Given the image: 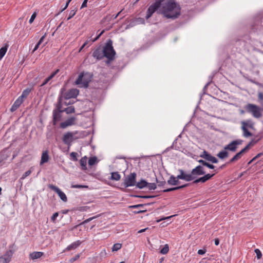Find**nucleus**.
<instances>
[{
  "instance_id": "nucleus-41",
  "label": "nucleus",
  "mask_w": 263,
  "mask_h": 263,
  "mask_svg": "<svg viewBox=\"0 0 263 263\" xmlns=\"http://www.w3.org/2000/svg\"><path fill=\"white\" fill-rule=\"evenodd\" d=\"M169 251V247L167 244L164 245V246L160 250V253L162 254H166Z\"/></svg>"
},
{
  "instance_id": "nucleus-14",
  "label": "nucleus",
  "mask_w": 263,
  "mask_h": 263,
  "mask_svg": "<svg viewBox=\"0 0 263 263\" xmlns=\"http://www.w3.org/2000/svg\"><path fill=\"white\" fill-rule=\"evenodd\" d=\"M76 121V118L72 117L67 119L65 121L61 122L60 127L63 129L65 128L68 126L74 125Z\"/></svg>"
},
{
  "instance_id": "nucleus-45",
  "label": "nucleus",
  "mask_w": 263,
  "mask_h": 263,
  "mask_svg": "<svg viewBox=\"0 0 263 263\" xmlns=\"http://www.w3.org/2000/svg\"><path fill=\"white\" fill-rule=\"evenodd\" d=\"M155 179H156V181L157 182V183H158V186H160V187H161V186H164L165 184H166V181L165 180H162V181H159L157 177H155Z\"/></svg>"
},
{
  "instance_id": "nucleus-58",
  "label": "nucleus",
  "mask_w": 263,
  "mask_h": 263,
  "mask_svg": "<svg viewBox=\"0 0 263 263\" xmlns=\"http://www.w3.org/2000/svg\"><path fill=\"white\" fill-rule=\"evenodd\" d=\"M36 13L35 12H34L32 14V15H31V17H30V20L29 21V22L30 24H31L34 21V20L35 18L36 17Z\"/></svg>"
},
{
  "instance_id": "nucleus-54",
  "label": "nucleus",
  "mask_w": 263,
  "mask_h": 263,
  "mask_svg": "<svg viewBox=\"0 0 263 263\" xmlns=\"http://www.w3.org/2000/svg\"><path fill=\"white\" fill-rule=\"evenodd\" d=\"M198 162L200 163L201 166H206L207 163H208L206 160H204L202 159H200L198 160Z\"/></svg>"
},
{
  "instance_id": "nucleus-31",
  "label": "nucleus",
  "mask_w": 263,
  "mask_h": 263,
  "mask_svg": "<svg viewBox=\"0 0 263 263\" xmlns=\"http://www.w3.org/2000/svg\"><path fill=\"white\" fill-rule=\"evenodd\" d=\"M61 199L64 202L67 201V198L64 192H63L60 189L57 192Z\"/></svg>"
},
{
  "instance_id": "nucleus-28",
  "label": "nucleus",
  "mask_w": 263,
  "mask_h": 263,
  "mask_svg": "<svg viewBox=\"0 0 263 263\" xmlns=\"http://www.w3.org/2000/svg\"><path fill=\"white\" fill-rule=\"evenodd\" d=\"M32 88H27L23 90L21 96H20V97H21L23 100H24V99L27 98Z\"/></svg>"
},
{
  "instance_id": "nucleus-10",
  "label": "nucleus",
  "mask_w": 263,
  "mask_h": 263,
  "mask_svg": "<svg viewBox=\"0 0 263 263\" xmlns=\"http://www.w3.org/2000/svg\"><path fill=\"white\" fill-rule=\"evenodd\" d=\"M216 173L213 174H206L203 175L204 176L199 178H198L197 179H195L194 181H193L191 183L193 184H196L199 183H204L206 182L207 181L210 180L215 175Z\"/></svg>"
},
{
  "instance_id": "nucleus-49",
  "label": "nucleus",
  "mask_w": 263,
  "mask_h": 263,
  "mask_svg": "<svg viewBox=\"0 0 263 263\" xmlns=\"http://www.w3.org/2000/svg\"><path fill=\"white\" fill-rule=\"evenodd\" d=\"M71 187L76 189L88 188V186L83 185H72Z\"/></svg>"
},
{
  "instance_id": "nucleus-37",
  "label": "nucleus",
  "mask_w": 263,
  "mask_h": 263,
  "mask_svg": "<svg viewBox=\"0 0 263 263\" xmlns=\"http://www.w3.org/2000/svg\"><path fill=\"white\" fill-rule=\"evenodd\" d=\"M132 196L134 197H136V198L148 199V198H155L157 196L156 195H132Z\"/></svg>"
},
{
  "instance_id": "nucleus-61",
  "label": "nucleus",
  "mask_w": 263,
  "mask_h": 263,
  "mask_svg": "<svg viewBox=\"0 0 263 263\" xmlns=\"http://www.w3.org/2000/svg\"><path fill=\"white\" fill-rule=\"evenodd\" d=\"M51 80L48 77L46 78L44 81H43V82L42 83V84L40 86L42 87V86H44V85H45L46 84L48 83V82Z\"/></svg>"
},
{
  "instance_id": "nucleus-55",
  "label": "nucleus",
  "mask_w": 263,
  "mask_h": 263,
  "mask_svg": "<svg viewBox=\"0 0 263 263\" xmlns=\"http://www.w3.org/2000/svg\"><path fill=\"white\" fill-rule=\"evenodd\" d=\"M99 216V215L96 216H94V217H90L89 218H88L86 220H84L82 223H87L89 222H90V221H91L92 220L94 219L95 218H96L97 217H98Z\"/></svg>"
},
{
  "instance_id": "nucleus-60",
  "label": "nucleus",
  "mask_w": 263,
  "mask_h": 263,
  "mask_svg": "<svg viewBox=\"0 0 263 263\" xmlns=\"http://www.w3.org/2000/svg\"><path fill=\"white\" fill-rule=\"evenodd\" d=\"M80 257V255L79 254H77L76 255H75V256H74L73 257L71 258L70 259V261L71 262H72L76 260H77V259H78Z\"/></svg>"
},
{
  "instance_id": "nucleus-52",
  "label": "nucleus",
  "mask_w": 263,
  "mask_h": 263,
  "mask_svg": "<svg viewBox=\"0 0 263 263\" xmlns=\"http://www.w3.org/2000/svg\"><path fill=\"white\" fill-rule=\"evenodd\" d=\"M198 162L200 163L201 166H206L207 163H208L206 160H204L202 159H200L198 160Z\"/></svg>"
},
{
  "instance_id": "nucleus-4",
  "label": "nucleus",
  "mask_w": 263,
  "mask_h": 263,
  "mask_svg": "<svg viewBox=\"0 0 263 263\" xmlns=\"http://www.w3.org/2000/svg\"><path fill=\"white\" fill-rule=\"evenodd\" d=\"M104 57L110 60H114L116 51L112 46V41L108 39L104 46H102Z\"/></svg>"
},
{
  "instance_id": "nucleus-51",
  "label": "nucleus",
  "mask_w": 263,
  "mask_h": 263,
  "mask_svg": "<svg viewBox=\"0 0 263 263\" xmlns=\"http://www.w3.org/2000/svg\"><path fill=\"white\" fill-rule=\"evenodd\" d=\"M60 70L59 69H57L53 72H52L50 75L48 77L50 80H51L59 72Z\"/></svg>"
},
{
  "instance_id": "nucleus-34",
  "label": "nucleus",
  "mask_w": 263,
  "mask_h": 263,
  "mask_svg": "<svg viewBox=\"0 0 263 263\" xmlns=\"http://www.w3.org/2000/svg\"><path fill=\"white\" fill-rule=\"evenodd\" d=\"M242 126L252 128L253 127V123H252L251 120H247L246 121H242L241 122Z\"/></svg>"
},
{
  "instance_id": "nucleus-36",
  "label": "nucleus",
  "mask_w": 263,
  "mask_h": 263,
  "mask_svg": "<svg viewBox=\"0 0 263 263\" xmlns=\"http://www.w3.org/2000/svg\"><path fill=\"white\" fill-rule=\"evenodd\" d=\"M62 111L65 112L67 114H69L74 112L75 109L73 106H71L63 109Z\"/></svg>"
},
{
  "instance_id": "nucleus-12",
  "label": "nucleus",
  "mask_w": 263,
  "mask_h": 263,
  "mask_svg": "<svg viewBox=\"0 0 263 263\" xmlns=\"http://www.w3.org/2000/svg\"><path fill=\"white\" fill-rule=\"evenodd\" d=\"M92 55L98 61L102 60L104 57L102 46L100 45L95 49Z\"/></svg>"
},
{
  "instance_id": "nucleus-62",
  "label": "nucleus",
  "mask_w": 263,
  "mask_h": 263,
  "mask_svg": "<svg viewBox=\"0 0 263 263\" xmlns=\"http://www.w3.org/2000/svg\"><path fill=\"white\" fill-rule=\"evenodd\" d=\"M206 167L212 170H214L215 168V166L213 164H211L209 162L207 163Z\"/></svg>"
},
{
  "instance_id": "nucleus-21",
  "label": "nucleus",
  "mask_w": 263,
  "mask_h": 263,
  "mask_svg": "<svg viewBox=\"0 0 263 263\" xmlns=\"http://www.w3.org/2000/svg\"><path fill=\"white\" fill-rule=\"evenodd\" d=\"M229 152L223 148V149L220 151L216 156L220 159H224L229 157Z\"/></svg>"
},
{
  "instance_id": "nucleus-1",
  "label": "nucleus",
  "mask_w": 263,
  "mask_h": 263,
  "mask_svg": "<svg viewBox=\"0 0 263 263\" xmlns=\"http://www.w3.org/2000/svg\"><path fill=\"white\" fill-rule=\"evenodd\" d=\"M181 9L180 5L175 0H164L162 2L158 13L162 14L166 18L174 20L181 15Z\"/></svg>"
},
{
  "instance_id": "nucleus-26",
  "label": "nucleus",
  "mask_w": 263,
  "mask_h": 263,
  "mask_svg": "<svg viewBox=\"0 0 263 263\" xmlns=\"http://www.w3.org/2000/svg\"><path fill=\"white\" fill-rule=\"evenodd\" d=\"M43 255V253L41 252H33L30 254V258L32 259H35L40 258Z\"/></svg>"
},
{
  "instance_id": "nucleus-46",
  "label": "nucleus",
  "mask_w": 263,
  "mask_h": 263,
  "mask_svg": "<svg viewBox=\"0 0 263 263\" xmlns=\"http://www.w3.org/2000/svg\"><path fill=\"white\" fill-rule=\"evenodd\" d=\"M70 156L72 159L74 161H77L78 160L77 156L78 154L76 152H72L70 153Z\"/></svg>"
},
{
  "instance_id": "nucleus-11",
  "label": "nucleus",
  "mask_w": 263,
  "mask_h": 263,
  "mask_svg": "<svg viewBox=\"0 0 263 263\" xmlns=\"http://www.w3.org/2000/svg\"><path fill=\"white\" fill-rule=\"evenodd\" d=\"M200 157L212 163H217L218 162V160L216 157L213 156L211 154L205 150L200 154Z\"/></svg>"
},
{
  "instance_id": "nucleus-64",
  "label": "nucleus",
  "mask_w": 263,
  "mask_h": 263,
  "mask_svg": "<svg viewBox=\"0 0 263 263\" xmlns=\"http://www.w3.org/2000/svg\"><path fill=\"white\" fill-rule=\"evenodd\" d=\"M206 250L205 249H200L198 251V254L199 255H203L205 253Z\"/></svg>"
},
{
  "instance_id": "nucleus-8",
  "label": "nucleus",
  "mask_w": 263,
  "mask_h": 263,
  "mask_svg": "<svg viewBox=\"0 0 263 263\" xmlns=\"http://www.w3.org/2000/svg\"><path fill=\"white\" fill-rule=\"evenodd\" d=\"M136 173H130L124 179V185L125 187L134 186L136 184Z\"/></svg>"
},
{
  "instance_id": "nucleus-44",
  "label": "nucleus",
  "mask_w": 263,
  "mask_h": 263,
  "mask_svg": "<svg viewBox=\"0 0 263 263\" xmlns=\"http://www.w3.org/2000/svg\"><path fill=\"white\" fill-rule=\"evenodd\" d=\"M147 186L149 190H154L157 188V185L155 183H148Z\"/></svg>"
},
{
  "instance_id": "nucleus-56",
  "label": "nucleus",
  "mask_w": 263,
  "mask_h": 263,
  "mask_svg": "<svg viewBox=\"0 0 263 263\" xmlns=\"http://www.w3.org/2000/svg\"><path fill=\"white\" fill-rule=\"evenodd\" d=\"M175 216V215H172V216H168V217H163L157 220L156 222H159L161 221L162 220L170 219V218H171L172 217H174Z\"/></svg>"
},
{
  "instance_id": "nucleus-13",
  "label": "nucleus",
  "mask_w": 263,
  "mask_h": 263,
  "mask_svg": "<svg viewBox=\"0 0 263 263\" xmlns=\"http://www.w3.org/2000/svg\"><path fill=\"white\" fill-rule=\"evenodd\" d=\"M79 92V91L77 89H70L64 94V97L65 99L76 98Z\"/></svg>"
},
{
  "instance_id": "nucleus-9",
  "label": "nucleus",
  "mask_w": 263,
  "mask_h": 263,
  "mask_svg": "<svg viewBox=\"0 0 263 263\" xmlns=\"http://www.w3.org/2000/svg\"><path fill=\"white\" fill-rule=\"evenodd\" d=\"M242 142L243 140L241 139H237L232 141L224 146V149H227L228 151H229L232 152H235L237 151L238 145L242 144Z\"/></svg>"
},
{
  "instance_id": "nucleus-63",
  "label": "nucleus",
  "mask_w": 263,
  "mask_h": 263,
  "mask_svg": "<svg viewBox=\"0 0 263 263\" xmlns=\"http://www.w3.org/2000/svg\"><path fill=\"white\" fill-rule=\"evenodd\" d=\"M258 98L259 101H263V93L262 92H259L258 94Z\"/></svg>"
},
{
  "instance_id": "nucleus-22",
  "label": "nucleus",
  "mask_w": 263,
  "mask_h": 263,
  "mask_svg": "<svg viewBox=\"0 0 263 263\" xmlns=\"http://www.w3.org/2000/svg\"><path fill=\"white\" fill-rule=\"evenodd\" d=\"M81 243V241L80 240H77L73 243H72L71 245H69L66 248V250L67 251H70L72 250H74L76 249L77 247H78Z\"/></svg>"
},
{
  "instance_id": "nucleus-39",
  "label": "nucleus",
  "mask_w": 263,
  "mask_h": 263,
  "mask_svg": "<svg viewBox=\"0 0 263 263\" xmlns=\"http://www.w3.org/2000/svg\"><path fill=\"white\" fill-rule=\"evenodd\" d=\"M97 162H98V159L96 156L90 157L88 160V165L90 166L93 165Z\"/></svg>"
},
{
  "instance_id": "nucleus-7",
  "label": "nucleus",
  "mask_w": 263,
  "mask_h": 263,
  "mask_svg": "<svg viewBox=\"0 0 263 263\" xmlns=\"http://www.w3.org/2000/svg\"><path fill=\"white\" fill-rule=\"evenodd\" d=\"M205 174V172L204 171V167L199 165L193 168L191 173H190V175H191L192 179L191 181H194L195 179H197V177L198 176L203 175Z\"/></svg>"
},
{
  "instance_id": "nucleus-24",
  "label": "nucleus",
  "mask_w": 263,
  "mask_h": 263,
  "mask_svg": "<svg viewBox=\"0 0 263 263\" xmlns=\"http://www.w3.org/2000/svg\"><path fill=\"white\" fill-rule=\"evenodd\" d=\"M147 185L148 182L144 179H141L140 181L138 182L136 184V187L140 189H142L145 187H146Z\"/></svg>"
},
{
  "instance_id": "nucleus-15",
  "label": "nucleus",
  "mask_w": 263,
  "mask_h": 263,
  "mask_svg": "<svg viewBox=\"0 0 263 263\" xmlns=\"http://www.w3.org/2000/svg\"><path fill=\"white\" fill-rule=\"evenodd\" d=\"M178 171L180 172V174L177 175L178 178H180L181 180H183L187 182L191 181L192 178L190 174L186 173L182 169H179Z\"/></svg>"
},
{
  "instance_id": "nucleus-59",
  "label": "nucleus",
  "mask_w": 263,
  "mask_h": 263,
  "mask_svg": "<svg viewBox=\"0 0 263 263\" xmlns=\"http://www.w3.org/2000/svg\"><path fill=\"white\" fill-rule=\"evenodd\" d=\"M71 1H72V0H68V1L66 2V5H65V7H64V8H63L61 9V10L60 11V12L59 13L62 12H63V11H64V10H65L67 8V7H68V5H69V4L70 2Z\"/></svg>"
},
{
  "instance_id": "nucleus-29",
  "label": "nucleus",
  "mask_w": 263,
  "mask_h": 263,
  "mask_svg": "<svg viewBox=\"0 0 263 263\" xmlns=\"http://www.w3.org/2000/svg\"><path fill=\"white\" fill-rule=\"evenodd\" d=\"M87 157L85 156L82 157L80 160V163L81 166H82V170H86V164H87Z\"/></svg>"
},
{
  "instance_id": "nucleus-33",
  "label": "nucleus",
  "mask_w": 263,
  "mask_h": 263,
  "mask_svg": "<svg viewBox=\"0 0 263 263\" xmlns=\"http://www.w3.org/2000/svg\"><path fill=\"white\" fill-rule=\"evenodd\" d=\"M153 203H154V202H151V203H146V204H136V205H129L128 206V208L133 209H136V208H142V207H143V206H144L145 205H151V204H152Z\"/></svg>"
},
{
  "instance_id": "nucleus-53",
  "label": "nucleus",
  "mask_w": 263,
  "mask_h": 263,
  "mask_svg": "<svg viewBox=\"0 0 263 263\" xmlns=\"http://www.w3.org/2000/svg\"><path fill=\"white\" fill-rule=\"evenodd\" d=\"M198 162L200 163L201 166H206L207 163H208L206 160H204L202 159H200L198 160Z\"/></svg>"
},
{
  "instance_id": "nucleus-2",
  "label": "nucleus",
  "mask_w": 263,
  "mask_h": 263,
  "mask_svg": "<svg viewBox=\"0 0 263 263\" xmlns=\"http://www.w3.org/2000/svg\"><path fill=\"white\" fill-rule=\"evenodd\" d=\"M85 132H81L79 133L78 131L73 132H68L63 135L62 138L63 142L68 147H70L73 140L85 136Z\"/></svg>"
},
{
  "instance_id": "nucleus-47",
  "label": "nucleus",
  "mask_w": 263,
  "mask_h": 263,
  "mask_svg": "<svg viewBox=\"0 0 263 263\" xmlns=\"http://www.w3.org/2000/svg\"><path fill=\"white\" fill-rule=\"evenodd\" d=\"M254 252L256 254L257 259H260L262 256V254H261V251L258 249H256L254 250Z\"/></svg>"
},
{
  "instance_id": "nucleus-30",
  "label": "nucleus",
  "mask_w": 263,
  "mask_h": 263,
  "mask_svg": "<svg viewBox=\"0 0 263 263\" xmlns=\"http://www.w3.org/2000/svg\"><path fill=\"white\" fill-rule=\"evenodd\" d=\"M62 97L61 96L58 98V103L57 104L56 108L54 109V110L57 111H62L63 109H62Z\"/></svg>"
},
{
  "instance_id": "nucleus-40",
  "label": "nucleus",
  "mask_w": 263,
  "mask_h": 263,
  "mask_svg": "<svg viewBox=\"0 0 263 263\" xmlns=\"http://www.w3.org/2000/svg\"><path fill=\"white\" fill-rule=\"evenodd\" d=\"M24 100H23L21 97H18L17 99L14 102V106L16 107H19L21 104L23 102Z\"/></svg>"
},
{
  "instance_id": "nucleus-25",
  "label": "nucleus",
  "mask_w": 263,
  "mask_h": 263,
  "mask_svg": "<svg viewBox=\"0 0 263 263\" xmlns=\"http://www.w3.org/2000/svg\"><path fill=\"white\" fill-rule=\"evenodd\" d=\"M242 156V155L240 152L237 153L231 159H230L229 161H228V163L231 164L238 161L241 158Z\"/></svg>"
},
{
  "instance_id": "nucleus-19",
  "label": "nucleus",
  "mask_w": 263,
  "mask_h": 263,
  "mask_svg": "<svg viewBox=\"0 0 263 263\" xmlns=\"http://www.w3.org/2000/svg\"><path fill=\"white\" fill-rule=\"evenodd\" d=\"M178 176H174V175H171L169 179L167 180V183L171 185H177L180 183L179 179Z\"/></svg>"
},
{
  "instance_id": "nucleus-50",
  "label": "nucleus",
  "mask_w": 263,
  "mask_h": 263,
  "mask_svg": "<svg viewBox=\"0 0 263 263\" xmlns=\"http://www.w3.org/2000/svg\"><path fill=\"white\" fill-rule=\"evenodd\" d=\"M49 187L54 191V192H55L56 193L60 190V189L59 187H58L57 186L53 185V184H49Z\"/></svg>"
},
{
  "instance_id": "nucleus-20",
  "label": "nucleus",
  "mask_w": 263,
  "mask_h": 263,
  "mask_svg": "<svg viewBox=\"0 0 263 263\" xmlns=\"http://www.w3.org/2000/svg\"><path fill=\"white\" fill-rule=\"evenodd\" d=\"M191 184V183H189L184 184L182 185H179V186H176V187L168 188V189L164 190L163 191V192L167 193V192H172V191H176V190H180V189L185 188L186 187L189 186Z\"/></svg>"
},
{
  "instance_id": "nucleus-48",
  "label": "nucleus",
  "mask_w": 263,
  "mask_h": 263,
  "mask_svg": "<svg viewBox=\"0 0 263 263\" xmlns=\"http://www.w3.org/2000/svg\"><path fill=\"white\" fill-rule=\"evenodd\" d=\"M31 173V170H28L26 171L21 177V179L23 180L26 177L30 175Z\"/></svg>"
},
{
  "instance_id": "nucleus-38",
  "label": "nucleus",
  "mask_w": 263,
  "mask_h": 263,
  "mask_svg": "<svg viewBox=\"0 0 263 263\" xmlns=\"http://www.w3.org/2000/svg\"><path fill=\"white\" fill-rule=\"evenodd\" d=\"M7 48L8 46L6 45L5 46L2 47L0 49V60H1L6 54L7 50Z\"/></svg>"
},
{
  "instance_id": "nucleus-43",
  "label": "nucleus",
  "mask_w": 263,
  "mask_h": 263,
  "mask_svg": "<svg viewBox=\"0 0 263 263\" xmlns=\"http://www.w3.org/2000/svg\"><path fill=\"white\" fill-rule=\"evenodd\" d=\"M251 143L252 142H250L245 147H244L239 152L242 155H243L250 149Z\"/></svg>"
},
{
  "instance_id": "nucleus-27",
  "label": "nucleus",
  "mask_w": 263,
  "mask_h": 263,
  "mask_svg": "<svg viewBox=\"0 0 263 263\" xmlns=\"http://www.w3.org/2000/svg\"><path fill=\"white\" fill-rule=\"evenodd\" d=\"M121 179V176L119 174V172H112L111 173V176L109 178V179L115 181H119Z\"/></svg>"
},
{
  "instance_id": "nucleus-32",
  "label": "nucleus",
  "mask_w": 263,
  "mask_h": 263,
  "mask_svg": "<svg viewBox=\"0 0 263 263\" xmlns=\"http://www.w3.org/2000/svg\"><path fill=\"white\" fill-rule=\"evenodd\" d=\"M70 11L69 14V16L67 18V21L71 19L76 13V12L77 11V8L75 7H72L70 8Z\"/></svg>"
},
{
  "instance_id": "nucleus-5",
  "label": "nucleus",
  "mask_w": 263,
  "mask_h": 263,
  "mask_svg": "<svg viewBox=\"0 0 263 263\" xmlns=\"http://www.w3.org/2000/svg\"><path fill=\"white\" fill-rule=\"evenodd\" d=\"M244 109L255 118L259 119L262 117L261 107L255 104L248 103L244 106Z\"/></svg>"
},
{
  "instance_id": "nucleus-16",
  "label": "nucleus",
  "mask_w": 263,
  "mask_h": 263,
  "mask_svg": "<svg viewBox=\"0 0 263 263\" xmlns=\"http://www.w3.org/2000/svg\"><path fill=\"white\" fill-rule=\"evenodd\" d=\"M178 171L180 172V174L177 175L178 178H180L181 180H183L187 182L191 181L192 178L190 174L186 173L182 169H179Z\"/></svg>"
},
{
  "instance_id": "nucleus-3",
  "label": "nucleus",
  "mask_w": 263,
  "mask_h": 263,
  "mask_svg": "<svg viewBox=\"0 0 263 263\" xmlns=\"http://www.w3.org/2000/svg\"><path fill=\"white\" fill-rule=\"evenodd\" d=\"M93 74L88 72H81L75 81L76 85H81L80 87L85 88H88L89 83L91 81Z\"/></svg>"
},
{
  "instance_id": "nucleus-6",
  "label": "nucleus",
  "mask_w": 263,
  "mask_h": 263,
  "mask_svg": "<svg viewBox=\"0 0 263 263\" xmlns=\"http://www.w3.org/2000/svg\"><path fill=\"white\" fill-rule=\"evenodd\" d=\"M164 0H156L155 2L149 6L147 10L146 15L145 16L146 20L149 19L153 14L157 11L159 12V9L161 8L162 2Z\"/></svg>"
},
{
  "instance_id": "nucleus-23",
  "label": "nucleus",
  "mask_w": 263,
  "mask_h": 263,
  "mask_svg": "<svg viewBox=\"0 0 263 263\" xmlns=\"http://www.w3.org/2000/svg\"><path fill=\"white\" fill-rule=\"evenodd\" d=\"M49 160V155L48 153V151H46L43 152L41 157V160L40 161V164H42L46 162H47Z\"/></svg>"
},
{
  "instance_id": "nucleus-57",
  "label": "nucleus",
  "mask_w": 263,
  "mask_h": 263,
  "mask_svg": "<svg viewBox=\"0 0 263 263\" xmlns=\"http://www.w3.org/2000/svg\"><path fill=\"white\" fill-rule=\"evenodd\" d=\"M59 216V213L55 212L54 213L52 216L51 217V220L52 221L54 222L57 218V217Z\"/></svg>"
},
{
  "instance_id": "nucleus-18",
  "label": "nucleus",
  "mask_w": 263,
  "mask_h": 263,
  "mask_svg": "<svg viewBox=\"0 0 263 263\" xmlns=\"http://www.w3.org/2000/svg\"><path fill=\"white\" fill-rule=\"evenodd\" d=\"M63 112V111H57L53 110V120H52V124L53 125H55L61 118L62 115L61 113Z\"/></svg>"
},
{
  "instance_id": "nucleus-35",
  "label": "nucleus",
  "mask_w": 263,
  "mask_h": 263,
  "mask_svg": "<svg viewBox=\"0 0 263 263\" xmlns=\"http://www.w3.org/2000/svg\"><path fill=\"white\" fill-rule=\"evenodd\" d=\"M241 129L243 131V135L245 137H249L252 135V133L248 130L246 127L241 126Z\"/></svg>"
},
{
  "instance_id": "nucleus-17",
  "label": "nucleus",
  "mask_w": 263,
  "mask_h": 263,
  "mask_svg": "<svg viewBox=\"0 0 263 263\" xmlns=\"http://www.w3.org/2000/svg\"><path fill=\"white\" fill-rule=\"evenodd\" d=\"M11 251H7L3 256L0 257V263H8L11 260Z\"/></svg>"
},
{
  "instance_id": "nucleus-42",
  "label": "nucleus",
  "mask_w": 263,
  "mask_h": 263,
  "mask_svg": "<svg viewBox=\"0 0 263 263\" xmlns=\"http://www.w3.org/2000/svg\"><path fill=\"white\" fill-rule=\"evenodd\" d=\"M122 247V244L120 243H117L114 245L112 248V251H117L120 250Z\"/></svg>"
}]
</instances>
